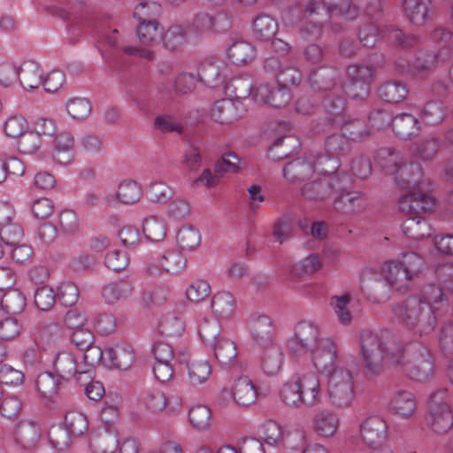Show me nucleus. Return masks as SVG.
<instances>
[{
	"label": "nucleus",
	"instance_id": "23",
	"mask_svg": "<svg viewBox=\"0 0 453 453\" xmlns=\"http://www.w3.org/2000/svg\"><path fill=\"white\" fill-rule=\"evenodd\" d=\"M226 65L221 60H205L200 65L199 81L211 88L221 86L225 81Z\"/></svg>",
	"mask_w": 453,
	"mask_h": 453
},
{
	"label": "nucleus",
	"instance_id": "28",
	"mask_svg": "<svg viewBox=\"0 0 453 453\" xmlns=\"http://www.w3.org/2000/svg\"><path fill=\"white\" fill-rule=\"evenodd\" d=\"M392 130L401 139L410 140L419 134L420 123L418 119L410 113H400L392 119Z\"/></svg>",
	"mask_w": 453,
	"mask_h": 453
},
{
	"label": "nucleus",
	"instance_id": "2",
	"mask_svg": "<svg viewBox=\"0 0 453 453\" xmlns=\"http://www.w3.org/2000/svg\"><path fill=\"white\" fill-rule=\"evenodd\" d=\"M392 312L403 325L419 334L430 333L436 326V315L418 295L410 296L393 305Z\"/></svg>",
	"mask_w": 453,
	"mask_h": 453
},
{
	"label": "nucleus",
	"instance_id": "11",
	"mask_svg": "<svg viewBox=\"0 0 453 453\" xmlns=\"http://www.w3.org/2000/svg\"><path fill=\"white\" fill-rule=\"evenodd\" d=\"M119 446L116 427H96L89 435V448L93 453H115Z\"/></svg>",
	"mask_w": 453,
	"mask_h": 453
},
{
	"label": "nucleus",
	"instance_id": "33",
	"mask_svg": "<svg viewBox=\"0 0 453 453\" xmlns=\"http://www.w3.org/2000/svg\"><path fill=\"white\" fill-rule=\"evenodd\" d=\"M339 78V71L334 67H324L311 73L309 81L315 91L331 90Z\"/></svg>",
	"mask_w": 453,
	"mask_h": 453
},
{
	"label": "nucleus",
	"instance_id": "54",
	"mask_svg": "<svg viewBox=\"0 0 453 453\" xmlns=\"http://www.w3.org/2000/svg\"><path fill=\"white\" fill-rule=\"evenodd\" d=\"M65 427L72 436L79 437L88 431V420L82 412L71 411L65 414Z\"/></svg>",
	"mask_w": 453,
	"mask_h": 453
},
{
	"label": "nucleus",
	"instance_id": "6",
	"mask_svg": "<svg viewBox=\"0 0 453 453\" xmlns=\"http://www.w3.org/2000/svg\"><path fill=\"white\" fill-rule=\"evenodd\" d=\"M339 347L331 338H320L315 348L311 349V361L318 371L329 376L335 370L342 366H337Z\"/></svg>",
	"mask_w": 453,
	"mask_h": 453
},
{
	"label": "nucleus",
	"instance_id": "52",
	"mask_svg": "<svg viewBox=\"0 0 453 453\" xmlns=\"http://www.w3.org/2000/svg\"><path fill=\"white\" fill-rule=\"evenodd\" d=\"M133 288L132 283L127 280L111 282L103 288L102 296L107 303H113L130 295Z\"/></svg>",
	"mask_w": 453,
	"mask_h": 453
},
{
	"label": "nucleus",
	"instance_id": "50",
	"mask_svg": "<svg viewBox=\"0 0 453 453\" xmlns=\"http://www.w3.org/2000/svg\"><path fill=\"white\" fill-rule=\"evenodd\" d=\"M427 425L439 434L447 433L453 426V414L451 411L430 410L426 418Z\"/></svg>",
	"mask_w": 453,
	"mask_h": 453
},
{
	"label": "nucleus",
	"instance_id": "44",
	"mask_svg": "<svg viewBox=\"0 0 453 453\" xmlns=\"http://www.w3.org/2000/svg\"><path fill=\"white\" fill-rule=\"evenodd\" d=\"M235 301L233 295L226 291L215 294L211 300L214 315L221 319H229L234 312Z\"/></svg>",
	"mask_w": 453,
	"mask_h": 453
},
{
	"label": "nucleus",
	"instance_id": "22",
	"mask_svg": "<svg viewBox=\"0 0 453 453\" xmlns=\"http://www.w3.org/2000/svg\"><path fill=\"white\" fill-rule=\"evenodd\" d=\"M381 275L392 288L401 291L408 290L411 280L398 261H387L381 267Z\"/></svg>",
	"mask_w": 453,
	"mask_h": 453
},
{
	"label": "nucleus",
	"instance_id": "34",
	"mask_svg": "<svg viewBox=\"0 0 453 453\" xmlns=\"http://www.w3.org/2000/svg\"><path fill=\"white\" fill-rule=\"evenodd\" d=\"M182 357L183 354L180 353V362L187 363L188 377L189 382L194 386L206 382L211 374V367L210 363L207 360L202 359H194L188 362L184 357L182 358Z\"/></svg>",
	"mask_w": 453,
	"mask_h": 453
},
{
	"label": "nucleus",
	"instance_id": "61",
	"mask_svg": "<svg viewBox=\"0 0 453 453\" xmlns=\"http://www.w3.org/2000/svg\"><path fill=\"white\" fill-rule=\"evenodd\" d=\"M190 424L198 430H205L211 424V411L205 405H196L188 413Z\"/></svg>",
	"mask_w": 453,
	"mask_h": 453
},
{
	"label": "nucleus",
	"instance_id": "25",
	"mask_svg": "<svg viewBox=\"0 0 453 453\" xmlns=\"http://www.w3.org/2000/svg\"><path fill=\"white\" fill-rule=\"evenodd\" d=\"M105 356L111 366L127 370L133 365L135 356L133 347L128 343H117L105 349Z\"/></svg>",
	"mask_w": 453,
	"mask_h": 453
},
{
	"label": "nucleus",
	"instance_id": "55",
	"mask_svg": "<svg viewBox=\"0 0 453 453\" xmlns=\"http://www.w3.org/2000/svg\"><path fill=\"white\" fill-rule=\"evenodd\" d=\"M199 335L208 346L214 344L221 335V326L218 319L204 318L199 325Z\"/></svg>",
	"mask_w": 453,
	"mask_h": 453
},
{
	"label": "nucleus",
	"instance_id": "15",
	"mask_svg": "<svg viewBox=\"0 0 453 453\" xmlns=\"http://www.w3.org/2000/svg\"><path fill=\"white\" fill-rule=\"evenodd\" d=\"M230 395L238 405L245 407L256 402L257 391L252 380L248 377H240L234 381L231 392L224 388L220 397L226 400Z\"/></svg>",
	"mask_w": 453,
	"mask_h": 453
},
{
	"label": "nucleus",
	"instance_id": "36",
	"mask_svg": "<svg viewBox=\"0 0 453 453\" xmlns=\"http://www.w3.org/2000/svg\"><path fill=\"white\" fill-rule=\"evenodd\" d=\"M300 148V142L294 136L278 138L269 148L268 157L273 161H279L290 157Z\"/></svg>",
	"mask_w": 453,
	"mask_h": 453
},
{
	"label": "nucleus",
	"instance_id": "58",
	"mask_svg": "<svg viewBox=\"0 0 453 453\" xmlns=\"http://www.w3.org/2000/svg\"><path fill=\"white\" fill-rule=\"evenodd\" d=\"M35 384L42 396L51 397L58 392L61 381L53 372H45L37 376Z\"/></svg>",
	"mask_w": 453,
	"mask_h": 453
},
{
	"label": "nucleus",
	"instance_id": "17",
	"mask_svg": "<svg viewBox=\"0 0 453 453\" xmlns=\"http://www.w3.org/2000/svg\"><path fill=\"white\" fill-rule=\"evenodd\" d=\"M321 2L322 0H296V3L284 12L282 19L288 25L302 23L306 18L319 13L322 7Z\"/></svg>",
	"mask_w": 453,
	"mask_h": 453
},
{
	"label": "nucleus",
	"instance_id": "27",
	"mask_svg": "<svg viewBox=\"0 0 453 453\" xmlns=\"http://www.w3.org/2000/svg\"><path fill=\"white\" fill-rule=\"evenodd\" d=\"M329 21L328 13L324 7L314 13L313 17H308L300 24L299 33L304 40H316L321 37L324 27Z\"/></svg>",
	"mask_w": 453,
	"mask_h": 453
},
{
	"label": "nucleus",
	"instance_id": "51",
	"mask_svg": "<svg viewBox=\"0 0 453 453\" xmlns=\"http://www.w3.org/2000/svg\"><path fill=\"white\" fill-rule=\"evenodd\" d=\"M265 348L261 356V366L266 374L274 375L280 368L282 352L280 348L275 345Z\"/></svg>",
	"mask_w": 453,
	"mask_h": 453
},
{
	"label": "nucleus",
	"instance_id": "38",
	"mask_svg": "<svg viewBox=\"0 0 453 453\" xmlns=\"http://www.w3.org/2000/svg\"><path fill=\"white\" fill-rule=\"evenodd\" d=\"M409 95L407 85L398 80L384 82L379 88V96L385 102L397 104L403 101Z\"/></svg>",
	"mask_w": 453,
	"mask_h": 453
},
{
	"label": "nucleus",
	"instance_id": "13",
	"mask_svg": "<svg viewBox=\"0 0 453 453\" xmlns=\"http://www.w3.org/2000/svg\"><path fill=\"white\" fill-rule=\"evenodd\" d=\"M15 213L8 205L0 207V238L6 245L12 247L18 245L24 235L21 226L13 221Z\"/></svg>",
	"mask_w": 453,
	"mask_h": 453
},
{
	"label": "nucleus",
	"instance_id": "37",
	"mask_svg": "<svg viewBox=\"0 0 453 453\" xmlns=\"http://www.w3.org/2000/svg\"><path fill=\"white\" fill-rule=\"evenodd\" d=\"M360 288L367 299L372 303L380 302L384 296V288L378 275L371 271L363 272L360 277Z\"/></svg>",
	"mask_w": 453,
	"mask_h": 453
},
{
	"label": "nucleus",
	"instance_id": "62",
	"mask_svg": "<svg viewBox=\"0 0 453 453\" xmlns=\"http://www.w3.org/2000/svg\"><path fill=\"white\" fill-rule=\"evenodd\" d=\"M387 38L389 42L403 49H411L418 45V36L403 33L398 28L387 27Z\"/></svg>",
	"mask_w": 453,
	"mask_h": 453
},
{
	"label": "nucleus",
	"instance_id": "40",
	"mask_svg": "<svg viewBox=\"0 0 453 453\" xmlns=\"http://www.w3.org/2000/svg\"><path fill=\"white\" fill-rule=\"evenodd\" d=\"M402 229L404 234L414 240H420L432 234L433 229L426 219L420 216H412L406 219Z\"/></svg>",
	"mask_w": 453,
	"mask_h": 453
},
{
	"label": "nucleus",
	"instance_id": "21",
	"mask_svg": "<svg viewBox=\"0 0 453 453\" xmlns=\"http://www.w3.org/2000/svg\"><path fill=\"white\" fill-rule=\"evenodd\" d=\"M41 435L40 426L32 420H21L16 425L15 442L23 449H31L35 447Z\"/></svg>",
	"mask_w": 453,
	"mask_h": 453
},
{
	"label": "nucleus",
	"instance_id": "7",
	"mask_svg": "<svg viewBox=\"0 0 453 453\" xmlns=\"http://www.w3.org/2000/svg\"><path fill=\"white\" fill-rule=\"evenodd\" d=\"M319 327L310 322L302 321L297 324L294 335L288 341V349L295 356H301L311 351L319 339Z\"/></svg>",
	"mask_w": 453,
	"mask_h": 453
},
{
	"label": "nucleus",
	"instance_id": "3",
	"mask_svg": "<svg viewBox=\"0 0 453 453\" xmlns=\"http://www.w3.org/2000/svg\"><path fill=\"white\" fill-rule=\"evenodd\" d=\"M395 367L416 381L424 382L434 377V364L430 350L420 342L403 346V358Z\"/></svg>",
	"mask_w": 453,
	"mask_h": 453
},
{
	"label": "nucleus",
	"instance_id": "48",
	"mask_svg": "<svg viewBox=\"0 0 453 453\" xmlns=\"http://www.w3.org/2000/svg\"><path fill=\"white\" fill-rule=\"evenodd\" d=\"M228 57L234 64L244 65L255 58L256 49L248 42H234L228 48Z\"/></svg>",
	"mask_w": 453,
	"mask_h": 453
},
{
	"label": "nucleus",
	"instance_id": "53",
	"mask_svg": "<svg viewBox=\"0 0 453 453\" xmlns=\"http://www.w3.org/2000/svg\"><path fill=\"white\" fill-rule=\"evenodd\" d=\"M26 297L18 289H10L4 294L1 299L2 310L9 314H19L26 307Z\"/></svg>",
	"mask_w": 453,
	"mask_h": 453
},
{
	"label": "nucleus",
	"instance_id": "31",
	"mask_svg": "<svg viewBox=\"0 0 453 453\" xmlns=\"http://www.w3.org/2000/svg\"><path fill=\"white\" fill-rule=\"evenodd\" d=\"M252 34L261 42H269L273 39L278 31L277 20L268 14H259L252 21Z\"/></svg>",
	"mask_w": 453,
	"mask_h": 453
},
{
	"label": "nucleus",
	"instance_id": "29",
	"mask_svg": "<svg viewBox=\"0 0 453 453\" xmlns=\"http://www.w3.org/2000/svg\"><path fill=\"white\" fill-rule=\"evenodd\" d=\"M418 296L428 303L435 315L436 312L447 311L449 306L447 295L441 287L436 284L425 285Z\"/></svg>",
	"mask_w": 453,
	"mask_h": 453
},
{
	"label": "nucleus",
	"instance_id": "1",
	"mask_svg": "<svg viewBox=\"0 0 453 453\" xmlns=\"http://www.w3.org/2000/svg\"><path fill=\"white\" fill-rule=\"evenodd\" d=\"M360 364L367 380H374L385 372L386 366L395 367L403 358V345L389 333L380 335L365 332L361 335Z\"/></svg>",
	"mask_w": 453,
	"mask_h": 453
},
{
	"label": "nucleus",
	"instance_id": "20",
	"mask_svg": "<svg viewBox=\"0 0 453 453\" xmlns=\"http://www.w3.org/2000/svg\"><path fill=\"white\" fill-rule=\"evenodd\" d=\"M303 397V404L313 407L319 402L320 384L318 376L314 372H307L294 377Z\"/></svg>",
	"mask_w": 453,
	"mask_h": 453
},
{
	"label": "nucleus",
	"instance_id": "10",
	"mask_svg": "<svg viewBox=\"0 0 453 453\" xmlns=\"http://www.w3.org/2000/svg\"><path fill=\"white\" fill-rule=\"evenodd\" d=\"M246 109L240 100L221 99L211 110V119L219 124H232L244 117Z\"/></svg>",
	"mask_w": 453,
	"mask_h": 453
},
{
	"label": "nucleus",
	"instance_id": "49",
	"mask_svg": "<svg viewBox=\"0 0 453 453\" xmlns=\"http://www.w3.org/2000/svg\"><path fill=\"white\" fill-rule=\"evenodd\" d=\"M325 11L330 16L342 17L347 20L355 19V7H353V0H323Z\"/></svg>",
	"mask_w": 453,
	"mask_h": 453
},
{
	"label": "nucleus",
	"instance_id": "24",
	"mask_svg": "<svg viewBox=\"0 0 453 453\" xmlns=\"http://www.w3.org/2000/svg\"><path fill=\"white\" fill-rule=\"evenodd\" d=\"M397 186L404 189H418L423 176L421 166L403 160L397 173L393 175Z\"/></svg>",
	"mask_w": 453,
	"mask_h": 453
},
{
	"label": "nucleus",
	"instance_id": "43",
	"mask_svg": "<svg viewBox=\"0 0 453 453\" xmlns=\"http://www.w3.org/2000/svg\"><path fill=\"white\" fill-rule=\"evenodd\" d=\"M352 142L341 132L328 135L325 140V150L328 157L339 158L349 154Z\"/></svg>",
	"mask_w": 453,
	"mask_h": 453
},
{
	"label": "nucleus",
	"instance_id": "60",
	"mask_svg": "<svg viewBox=\"0 0 453 453\" xmlns=\"http://www.w3.org/2000/svg\"><path fill=\"white\" fill-rule=\"evenodd\" d=\"M142 229L145 236L153 242L163 240L166 234L165 224L157 216L146 218L143 221Z\"/></svg>",
	"mask_w": 453,
	"mask_h": 453
},
{
	"label": "nucleus",
	"instance_id": "4",
	"mask_svg": "<svg viewBox=\"0 0 453 453\" xmlns=\"http://www.w3.org/2000/svg\"><path fill=\"white\" fill-rule=\"evenodd\" d=\"M327 377L329 403L336 409H346L351 406L356 396L352 372L346 367H341Z\"/></svg>",
	"mask_w": 453,
	"mask_h": 453
},
{
	"label": "nucleus",
	"instance_id": "35",
	"mask_svg": "<svg viewBox=\"0 0 453 453\" xmlns=\"http://www.w3.org/2000/svg\"><path fill=\"white\" fill-rule=\"evenodd\" d=\"M314 431L325 437L332 436L335 434L339 426V418L329 410H322L313 417Z\"/></svg>",
	"mask_w": 453,
	"mask_h": 453
},
{
	"label": "nucleus",
	"instance_id": "47",
	"mask_svg": "<svg viewBox=\"0 0 453 453\" xmlns=\"http://www.w3.org/2000/svg\"><path fill=\"white\" fill-rule=\"evenodd\" d=\"M54 144L56 151L54 158L60 164H66L73 158V148L74 140L73 135L68 132H61L57 134Z\"/></svg>",
	"mask_w": 453,
	"mask_h": 453
},
{
	"label": "nucleus",
	"instance_id": "46",
	"mask_svg": "<svg viewBox=\"0 0 453 453\" xmlns=\"http://www.w3.org/2000/svg\"><path fill=\"white\" fill-rule=\"evenodd\" d=\"M163 27L156 20H148L141 23L137 28V36L140 42L146 46H152L162 40Z\"/></svg>",
	"mask_w": 453,
	"mask_h": 453
},
{
	"label": "nucleus",
	"instance_id": "41",
	"mask_svg": "<svg viewBox=\"0 0 453 453\" xmlns=\"http://www.w3.org/2000/svg\"><path fill=\"white\" fill-rule=\"evenodd\" d=\"M20 84L25 89L38 88L42 82L40 65L35 61H25L19 67Z\"/></svg>",
	"mask_w": 453,
	"mask_h": 453
},
{
	"label": "nucleus",
	"instance_id": "19",
	"mask_svg": "<svg viewBox=\"0 0 453 453\" xmlns=\"http://www.w3.org/2000/svg\"><path fill=\"white\" fill-rule=\"evenodd\" d=\"M54 370L57 376L65 380L88 372V369L84 368L82 364H78L74 355L69 351L58 353L54 360Z\"/></svg>",
	"mask_w": 453,
	"mask_h": 453
},
{
	"label": "nucleus",
	"instance_id": "12",
	"mask_svg": "<svg viewBox=\"0 0 453 453\" xmlns=\"http://www.w3.org/2000/svg\"><path fill=\"white\" fill-rule=\"evenodd\" d=\"M435 206V199L417 189H409L407 194L399 199V209L405 213L419 216L420 213L430 211Z\"/></svg>",
	"mask_w": 453,
	"mask_h": 453
},
{
	"label": "nucleus",
	"instance_id": "16",
	"mask_svg": "<svg viewBox=\"0 0 453 453\" xmlns=\"http://www.w3.org/2000/svg\"><path fill=\"white\" fill-rule=\"evenodd\" d=\"M316 171L313 158L298 157L288 163L283 168V176L290 183H299L311 178Z\"/></svg>",
	"mask_w": 453,
	"mask_h": 453
},
{
	"label": "nucleus",
	"instance_id": "45",
	"mask_svg": "<svg viewBox=\"0 0 453 453\" xmlns=\"http://www.w3.org/2000/svg\"><path fill=\"white\" fill-rule=\"evenodd\" d=\"M211 347L214 351L215 357L221 365H228L237 357L236 345L227 337H220Z\"/></svg>",
	"mask_w": 453,
	"mask_h": 453
},
{
	"label": "nucleus",
	"instance_id": "42",
	"mask_svg": "<svg viewBox=\"0 0 453 453\" xmlns=\"http://www.w3.org/2000/svg\"><path fill=\"white\" fill-rule=\"evenodd\" d=\"M341 132L352 142H360L367 139L371 131L365 121L360 119H344L341 126Z\"/></svg>",
	"mask_w": 453,
	"mask_h": 453
},
{
	"label": "nucleus",
	"instance_id": "18",
	"mask_svg": "<svg viewBox=\"0 0 453 453\" xmlns=\"http://www.w3.org/2000/svg\"><path fill=\"white\" fill-rule=\"evenodd\" d=\"M360 430L364 441L370 447L381 446L388 434L386 422L378 416L367 418L362 423Z\"/></svg>",
	"mask_w": 453,
	"mask_h": 453
},
{
	"label": "nucleus",
	"instance_id": "64",
	"mask_svg": "<svg viewBox=\"0 0 453 453\" xmlns=\"http://www.w3.org/2000/svg\"><path fill=\"white\" fill-rule=\"evenodd\" d=\"M440 143L434 137H427L414 144L413 151L422 160L433 159L439 151Z\"/></svg>",
	"mask_w": 453,
	"mask_h": 453
},
{
	"label": "nucleus",
	"instance_id": "26",
	"mask_svg": "<svg viewBox=\"0 0 453 453\" xmlns=\"http://www.w3.org/2000/svg\"><path fill=\"white\" fill-rule=\"evenodd\" d=\"M338 192L340 196L334 202V209L340 213L351 215L360 212L366 206L365 199L360 192Z\"/></svg>",
	"mask_w": 453,
	"mask_h": 453
},
{
	"label": "nucleus",
	"instance_id": "56",
	"mask_svg": "<svg viewBox=\"0 0 453 453\" xmlns=\"http://www.w3.org/2000/svg\"><path fill=\"white\" fill-rule=\"evenodd\" d=\"M176 241L182 250H191L201 242V235L195 226L192 225H184L177 232Z\"/></svg>",
	"mask_w": 453,
	"mask_h": 453
},
{
	"label": "nucleus",
	"instance_id": "8",
	"mask_svg": "<svg viewBox=\"0 0 453 453\" xmlns=\"http://www.w3.org/2000/svg\"><path fill=\"white\" fill-rule=\"evenodd\" d=\"M232 26L231 19L226 12L210 13L204 11L194 15L190 27L198 35L205 33H224Z\"/></svg>",
	"mask_w": 453,
	"mask_h": 453
},
{
	"label": "nucleus",
	"instance_id": "14",
	"mask_svg": "<svg viewBox=\"0 0 453 453\" xmlns=\"http://www.w3.org/2000/svg\"><path fill=\"white\" fill-rule=\"evenodd\" d=\"M406 19L416 26H423L435 15L433 0H403Z\"/></svg>",
	"mask_w": 453,
	"mask_h": 453
},
{
	"label": "nucleus",
	"instance_id": "32",
	"mask_svg": "<svg viewBox=\"0 0 453 453\" xmlns=\"http://www.w3.org/2000/svg\"><path fill=\"white\" fill-rule=\"evenodd\" d=\"M250 332L261 346L265 348L273 345V326L268 316L260 315L252 319Z\"/></svg>",
	"mask_w": 453,
	"mask_h": 453
},
{
	"label": "nucleus",
	"instance_id": "5",
	"mask_svg": "<svg viewBox=\"0 0 453 453\" xmlns=\"http://www.w3.org/2000/svg\"><path fill=\"white\" fill-rule=\"evenodd\" d=\"M349 183L348 175L335 173L306 183L301 190L302 196L309 201H322L333 192H342Z\"/></svg>",
	"mask_w": 453,
	"mask_h": 453
},
{
	"label": "nucleus",
	"instance_id": "30",
	"mask_svg": "<svg viewBox=\"0 0 453 453\" xmlns=\"http://www.w3.org/2000/svg\"><path fill=\"white\" fill-rule=\"evenodd\" d=\"M416 400L411 392L399 389L391 398L389 408L391 411L403 418H409L416 411Z\"/></svg>",
	"mask_w": 453,
	"mask_h": 453
},
{
	"label": "nucleus",
	"instance_id": "57",
	"mask_svg": "<svg viewBox=\"0 0 453 453\" xmlns=\"http://www.w3.org/2000/svg\"><path fill=\"white\" fill-rule=\"evenodd\" d=\"M360 42L367 48L374 47L382 37H387V28L380 29L374 23H367L360 27L358 31Z\"/></svg>",
	"mask_w": 453,
	"mask_h": 453
},
{
	"label": "nucleus",
	"instance_id": "59",
	"mask_svg": "<svg viewBox=\"0 0 453 453\" xmlns=\"http://www.w3.org/2000/svg\"><path fill=\"white\" fill-rule=\"evenodd\" d=\"M398 263L411 280L419 275L425 266L423 258L415 252L403 254Z\"/></svg>",
	"mask_w": 453,
	"mask_h": 453
},
{
	"label": "nucleus",
	"instance_id": "39",
	"mask_svg": "<svg viewBox=\"0 0 453 453\" xmlns=\"http://www.w3.org/2000/svg\"><path fill=\"white\" fill-rule=\"evenodd\" d=\"M377 165L387 173L394 175L397 173L404 158L395 149L381 148L377 150L375 157Z\"/></svg>",
	"mask_w": 453,
	"mask_h": 453
},
{
	"label": "nucleus",
	"instance_id": "63",
	"mask_svg": "<svg viewBox=\"0 0 453 453\" xmlns=\"http://www.w3.org/2000/svg\"><path fill=\"white\" fill-rule=\"evenodd\" d=\"M141 196V187L134 180H127L119 186L117 197L123 203H134L139 201Z\"/></svg>",
	"mask_w": 453,
	"mask_h": 453
},
{
	"label": "nucleus",
	"instance_id": "9",
	"mask_svg": "<svg viewBox=\"0 0 453 453\" xmlns=\"http://www.w3.org/2000/svg\"><path fill=\"white\" fill-rule=\"evenodd\" d=\"M238 170L237 156L233 153L226 154L215 164V174L210 169L203 170L201 175L193 181V186L203 185L209 188L215 187L218 185L219 178L225 173H236Z\"/></svg>",
	"mask_w": 453,
	"mask_h": 453
}]
</instances>
